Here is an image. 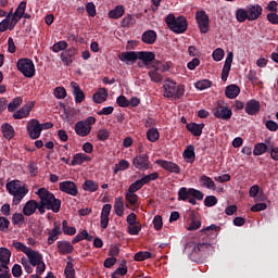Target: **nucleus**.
I'll return each mask as SVG.
<instances>
[{
	"instance_id": "1",
	"label": "nucleus",
	"mask_w": 278,
	"mask_h": 278,
	"mask_svg": "<svg viewBox=\"0 0 278 278\" xmlns=\"http://www.w3.org/2000/svg\"><path fill=\"white\" fill-rule=\"evenodd\" d=\"M40 199L39 214H45L47 210H51L58 214L62 207V200L56 199L55 194L51 193L47 188H40L36 192Z\"/></svg>"
},
{
	"instance_id": "2",
	"label": "nucleus",
	"mask_w": 278,
	"mask_h": 278,
	"mask_svg": "<svg viewBox=\"0 0 278 278\" xmlns=\"http://www.w3.org/2000/svg\"><path fill=\"white\" fill-rule=\"evenodd\" d=\"M5 188L9 194L13 197V205H20L21 201H23L29 192V189L21 185V180H11L7 182Z\"/></svg>"
},
{
	"instance_id": "3",
	"label": "nucleus",
	"mask_w": 278,
	"mask_h": 278,
	"mask_svg": "<svg viewBox=\"0 0 278 278\" xmlns=\"http://www.w3.org/2000/svg\"><path fill=\"white\" fill-rule=\"evenodd\" d=\"M165 23L174 34H185L188 29V21L184 16L175 17V14L169 13L165 17Z\"/></svg>"
},
{
	"instance_id": "4",
	"label": "nucleus",
	"mask_w": 278,
	"mask_h": 278,
	"mask_svg": "<svg viewBox=\"0 0 278 278\" xmlns=\"http://www.w3.org/2000/svg\"><path fill=\"white\" fill-rule=\"evenodd\" d=\"M163 88L165 90L164 97L170 98V99H181L186 92V86L178 85L174 80L167 79Z\"/></svg>"
},
{
	"instance_id": "5",
	"label": "nucleus",
	"mask_w": 278,
	"mask_h": 278,
	"mask_svg": "<svg viewBox=\"0 0 278 278\" xmlns=\"http://www.w3.org/2000/svg\"><path fill=\"white\" fill-rule=\"evenodd\" d=\"M26 257L30 262L31 266L36 268L37 275H42V273L47 270V265L45 264L40 252L30 249V251L27 252Z\"/></svg>"
},
{
	"instance_id": "6",
	"label": "nucleus",
	"mask_w": 278,
	"mask_h": 278,
	"mask_svg": "<svg viewBox=\"0 0 278 278\" xmlns=\"http://www.w3.org/2000/svg\"><path fill=\"white\" fill-rule=\"evenodd\" d=\"M16 66L17 71H20L24 77H27L28 79L36 77V65L31 59H20L16 63Z\"/></svg>"
},
{
	"instance_id": "7",
	"label": "nucleus",
	"mask_w": 278,
	"mask_h": 278,
	"mask_svg": "<svg viewBox=\"0 0 278 278\" xmlns=\"http://www.w3.org/2000/svg\"><path fill=\"white\" fill-rule=\"evenodd\" d=\"M190 197H193V199H197L198 201H203V197H205V193H203L199 189L194 188H187V187H181L178 190V201H188Z\"/></svg>"
},
{
	"instance_id": "8",
	"label": "nucleus",
	"mask_w": 278,
	"mask_h": 278,
	"mask_svg": "<svg viewBox=\"0 0 278 278\" xmlns=\"http://www.w3.org/2000/svg\"><path fill=\"white\" fill-rule=\"evenodd\" d=\"M213 116L219 121H229L233 116V112L227 105H224L223 102L217 101V104L212 110Z\"/></svg>"
},
{
	"instance_id": "9",
	"label": "nucleus",
	"mask_w": 278,
	"mask_h": 278,
	"mask_svg": "<svg viewBox=\"0 0 278 278\" xmlns=\"http://www.w3.org/2000/svg\"><path fill=\"white\" fill-rule=\"evenodd\" d=\"M27 134L31 140H38L42 134V128H40V122L36 118L30 119L26 126Z\"/></svg>"
},
{
	"instance_id": "10",
	"label": "nucleus",
	"mask_w": 278,
	"mask_h": 278,
	"mask_svg": "<svg viewBox=\"0 0 278 278\" xmlns=\"http://www.w3.org/2000/svg\"><path fill=\"white\" fill-rule=\"evenodd\" d=\"M195 20L201 34H207L210 31V16L205 11H198L195 13Z\"/></svg>"
},
{
	"instance_id": "11",
	"label": "nucleus",
	"mask_w": 278,
	"mask_h": 278,
	"mask_svg": "<svg viewBox=\"0 0 278 278\" xmlns=\"http://www.w3.org/2000/svg\"><path fill=\"white\" fill-rule=\"evenodd\" d=\"M184 253L186 255H188V257L192 262H197V260H199V257H201V252H200L199 243H197L194 241L187 242L186 245H185Z\"/></svg>"
},
{
	"instance_id": "12",
	"label": "nucleus",
	"mask_w": 278,
	"mask_h": 278,
	"mask_svg": "<svg viewBox=\"0 0 278 278\" xmlns=\"http://www.w3.org/2000/svg\"><path fill=\"white\" fill-rule=\"evenodd\" d=\"M132 165L137 170H149L151 168V161L147 154H138L132 159Z\"/></svg>"
},
{
	"instance_id": "13",
	"label": "nucleus",
	"mask_w": 278,
	"mask_h": 278,
	"mask_svg": "<svg viewBox=\"0 0 278 278\" xmlns=\"http://www.w3.org/2000/svg\"><path fill=\"white\" fill-rule=\"evenodd\" d=\"M59 189L61 192H65V194H70L71 197H77L79 194V189L77 185L71 180H65L59 184Z\"/></svg>"
},
{
	"instance_id": "14",
	"label": "nucleus",
	"mask_w": 278,
	"mask_h": 278,
	"mask_svg": "<svg viewBox=\"0 0 278 278\" xmlns=\"http://www.w3.org/2000/svg\"><path fill=\"white\" fill-rule=\"evenodd\" d=\"M155 164L167 170L168 173H174L175 175H179L181 173V167L177 165V163L166 161V160H156Z\"/></svg>"
},
{
	"instance_id": "15",
	"label": "nucleus",
	"mask_w": 278,
	"mask_h": 278,
	"mask_svg": "<svg viewBox=\"0 0 278 278\" xmlns=\"http://www.w3.org/2000/svg\"><path fill=\"white\" fill-rule=\"evenodd\" d=\"M75 55H77V49H75L74 47L68 48L67 50L61 52V62H63L65 66H71V64H73V62L75 61Z\"/></svg>"
},
{
	"instance_id": "16",
	"label": "nucleus",
	"mask_w": 278,
	"mask_h": 278,
	"mask_svg": "<svg viewBox=\"0 0 278 278\" xmlns=\"http://www.w3.org/2000/svg\"><path fill=\"white\" fill-rule=\"evenodd\" d=\"M35 105H36V102H30L29 104L23 105L20 110L13 113V118L15 121L27 118V116H29V114L31 113V110H34Z\"/></svg>"
},
{
	"instance_id": "17",
	"label": "nucleus",
	"mask_w": 278,
	"mask_h": 278,
	"mask_svg": "<svg viewBox=\"0 0 278 278\" xmlns=\"http://www.w3.org/2000/svg\"><path fill=\"white\" fill-rule=\"evenodd\" d=\"M260 110H262V104L255 99H251L245 103V113H248L249 116L260 114Z\"/></svg>"
},
{
	"instance_id": "18",
	"label": "nucleus",
	"mask_w": 278,
	"mask_h": 278,
	"mask_svg": "<svg viewBox=\"0 0 278 278\" xmlns=\"http://www.w3.org/2000/svg\"><path fill=\"white\" fill-rule=\"evenodd\" d=\"M36 210L40 212V202L38 203L36 200H29L25 203L23 207V215L24 216H31L36 214Z\"/></svg>"
},
{
	"instance_id": "19",
	"label": "nucleus",
	"mask_w": 278,
	"mask_h": 278,
	"mask_svg": "<svg viewBox=\"0 0 278 278\" xmlns=\"http://www.w3.org/2000/svg\"><path fill=\"white\" fill-rule=\"evenodd\" d=\"M248 10V21H257L260 16H262V12H264V9H262V5L260 4H251L247 8Z\"/></svg>"
},
{
	"instance_id": "20",
	"label": "nucleus",
	"mask_w": 278,
	"mask_h": 278,
	"mask_svg": "<svg viewBox=\"0 0 278 278\" xmlns=\"http://www.w3.org/2000/svg\"><path fill=\"white\" fill-rule=\"evenodd\" d=\"M56 249L60 255H71V253L75 251V247H73V243L66 240L58 241Z\"/></svg>"
},
{
	"instance_id": "21",
	"label": "nucleus",
	"mask_w": 278,
	"mask_h": 278,
	"mask_svg": "<svg viewBox=\"0 0 278 278\" xmlns=\"http://www.w3.org/2000/svg\"><path fill=\"white\" fill-rule=\"evenodd\" d=\"M118 59L121 60V62H125L128 66L131 64H136V62L138 61V51L122 52L118 55Z\"/></svg>"
},
{
	"instance_id": "22",
	"label": "nucleus",
	"mask_w": 278,
	"mask_h": 278,
	"mask_svg": "<svg viewBox=\"0 0 278 278\" xmlns=\"http://www.w3.org/2000/svg\"><path fill=\"white\" fill-rule=\"evenodd\" d=\"M138 60H141L144 66H151L155 62V53L151 51H138Z\"/></svg>"
},
{
	"instance_id": "23",
	"label": "nucleus",
	"mask_w": 278,
	"mask_h": 278,
	"mask_svg": "<svg viewBox=\"0 0 278 278\" xmlns=\"http://www.w3.org/2000/svg\"><path fill=\"white\" fill-rule=\"evenodd\" d=\"M74 129L77 136H80V138H86V136H89V134L92 131V126H87L83 121H79L75 124Z\"/></svg>"
},
{
	"instance_id": "24",
	"label": "nucleus",
	"mask_w": 278,
	"mask_h": 278,
	"mask_svg": "<svg viewBox=\"0 0 278 278\" xmlns=\"http://www.w3.org/2000/svg\"><path fill=\"white\" fill-rule=\"evenodd\" d=\"M71 88H73V94L75 97V102L83 103V101L86 99V94H84V91H81V88H79V85L76 81H72Z\"/></svg>"
},
{
	"instance_id": "25",
	"label": "nucleus",
	"mask_w": 278,
	"mask_h": 278,
	"mask_svg": "<svg viewBox=\"0 0 278 278\" xmlns=\"http://www.w3.org/2000/svg\"><path fill=\"white\" fill-rule=\"evenodd\" d=\"M182 157L188 162V164H194V160H197V153L194 152V146H188L182 152Z\"/></svg>"
},
{
	"instance_id": "26",
	"label": "nucleus",
	"mask_w": 278,
	"mask_h": 278,
	"mask_svg": "<svg viewBox=\"0 0 278 278\" xmlns=\"http://www.w3.org/2000/svg\"><path fill=\"white\" fill-rule=\"evenodd\" d=\"M205 127V124H197V123H189L186 125V129L192 134V136L199 137L201 134H203V129Z\"/></svg>"
},
{
	"instance_id": "27",
	"label": "nucleus",
	"mask_w": 278,
	"mask_h": 278,
	"mask_svg": "<svg viewBox=\"0 0 278 278\" xmlns=\"http://www.w3.org/2000/svg\"><path fill=\"white\" fill-rule=\"evenodd\" d=\"M92 157L90 155L84 153H76L73 155V160L71 162V166H81L84 162H90Z\"/></svg>"
},
{
	"instance_id": "28",
	"label": "nucleus",
	"mask_w": 278,
	"mask_h": 278,
	"mask_svg": "<svg viewBox=\"0 0 278 278\" xmlns=\"http://www.w3.org/2000/svg\"><path fill=\"white\" fill-rule=\"evenodd\" d=\"M12 257V251L8 248H0V266H10V258Z\"/></svg>"
},
{
	"instance_id": "29",
	"label": "nucleus",
	"mask_w": 278,
	"mask_h": 278,
	"mask_svg": "<svg viewBox=\"0 0 278 278\" xmlns=\"http://www.w3.org/2000/svg\"><path fill=\"white\" fill-rule=\"evenodd\" d=\"M141 40L146 45H154L155 40H157V33L155 30H147L142 34Z\"/></svg>"
},
{
	"instance_id": "30",
	"label": "nucleus",
	"mask_w": 278,
	"mask_h": 278,
	"mask_svg": "<svg viewBox=\"0 0 278 278\" xmlns=\"http://www.w3.org/2000/svg\"><path fill=\"white\" fill-rule=\"evenodd\" d=\"M60 236H62V229L60 227V225H55L51 232H49V238H48V244L51 245L55 242V240H58L60 238Z\"/></svg>"
},
{
	"instance_id": "31",
	"label": "nucleus",
	"mask_w": 278,
	"mask_h": 278,
	"mask_svg": "<svg viewBox=\"0 0 278 278\" xmlns=\"http://www.w3.org/2000/svg\"><path fill=\"white\" fill-rule=\"evenodd\" d=\"M125 14V7L123 4L116 5L113 10L109 11V18H122Z\"/></svg>"
},
{
	"instance_id": "32",
	"label": "nucleus",
	"mask_w": 278,
	"mask_h": 278,
	"mask_svg": "<svg viewBox=\"0 0 278 278\" xmlns=\"http://www.w3.org/2000/svg\"><path fill=\"white\" fill-rule=\"evenodd\" d=\"M81 240L92 242L93 237L90 233H88V230L84 229L81 232L74 237V239L72 240V244H77V242H81Z\"/></svg>"
},
{
	"instance_id": "33",
	"label": "nucleus",
	"mask_w": 278,
	"mask_h": 278,
	"mask_svg": "<svg viewBox=\"0 0 278 278\" xmlns=\"http://www.w3.org/2000/svg\"><path fill=\"white\" fill-rule=\"evenodd\" d=\"M94 103H103L108 101V90L105 88H100L92 97Z\"/></svg>"
},
{
	"instance_id": "34",
	"label": "nucleus",
	"mask_w": 278,
	"mask_h": 278,
	"mask_svg": "<svg viewBox=\"0 0 278 278\" xmlns=\"http://www.w3.org/2000/svg\"><path fill=\"white\" fill-rule=\"evenodd\" d=\"M225 94L227 99H236L240 94V87L238 85H229L226 87Z\"/></svg>"
},
{
	"instance_id": "35",
	"label": "nucleus",
	"mask_w": 278,
	"mask_h": 278,
	"mask_svg": "<svg viewBox=\"0 0 278 278\" xmlns=\"http://www.w3.org/2000/svg\"><path fill=\"white\" fill-rule=\"evenodd\" d=\"M1 129H2L3 137L7 140H12V138H14V134H15L14 127L9 123L2 124Z\"/></svg>"
},
{
	"instance_id": "36",
	"label": "nucleus",
	"mask_w": 278,
	"mask_h": 278,
	"mask_svg": "<svg viewBox=\"0 0 278 278\" xmlns=\"http://www.w3.org/2000/svg\"><path fill=\"white\" fill-rule=\"evenodd\" d=\"M114 210L116 216H123V214H125V202L123 201V197L115 199Z\"/></svg>"
},
{
	"instance_id": "37",
	"label": "nucleus",
	"mask_w": 278,
	"mask_h": 278,
	"mask_svg": "<svg viewBox=\"0 0 278 278\" xmlns=\"http://www.w3.org/2000/svg\"><path fill=\"white\" fill-rule=\"evenodd\" d=\"M128 273V269H127V261L126 260H123L119 267L117 269L114 270V273L111 275V278L112 277H125V275Z\"/></svg>"
},
{
	"instance_id": "38",
	"label": "nucleus",
	"mask_w": 278,
	"mask_h": 278,
	"mask_svg": "<svg viewBox=\"0 0 278 278\" xmlns=\"http://www.w3.org/2000/svg\"><path fill=\"white\" fill-rule=\"evenodd\" d=\"M83 190L86 192H97V190H99V182L94 180H86L83 184Z\"/></svg>"
},
{
	"instance_id": "39",
	"label": "nucleus",
	"mask_w": 278,
	"mask_h": 278,
	"mask_svg": "<svg viewBox=\"0 0 278 278\" xmlns=\"http://www.w3.org/2000/svg\"><path fill=\"white\" fill-rule=\"evenodd\" d=\"M200 182L208 190H216V184L214 182V180H212V178H210V176L202 175L200 177Z\"/></svg>"
},
{
	"instance_id": "40",
	"label": "nucleus",
	"mask_w": 278,
	"mask_h": 278,
	"mask_svg": "<svg viewBox=\"0 0 278 278\" xmlns=\"http://www.w3.org/2000/svg\"><path fill=\"white\" fill-rule=\"evenodd\" d=\"M147 139L149 142H157L160 140V131L157 128H150L147 131Z\"/></svg>"
},
{
	"instance_id": "41",
	"label": "nucleus",
	"mask_w": 278,
	"mask_h": 278,
	"mask_svg": "<svg viewBox=\"0 0 278 278\" xmlns=\"http://www.w3.org/2000/svg\"><path fill=\"white\" fill-rule=\"evenodd\" d=\"M13 249L15 251H18L20 253H25L27 255V252L31 250V248H27V245L21 241L13 240L12 242Z\"/></svg>"
},
{
	"instance_id": "42",
	"label": "nucleus",
	"mask_w": 278,
	"mask_h": 278,
	"mask_svg": "<svg viewBox=\"0 0 278 278\" xmlns=\"http://www.w3.org/2000/svg\"><path fill=\"white\" fill-rule=\"evenodd\" d=\"M68 49V42L65 40L58 41L52 46L53 53H60V51L64 52Z\"/></svg>"
},
{
	"instance_id": "43",
	"label": "nucleus",
	"mask_w": 278,
	"mask_h": 278,
	"mask_svg": "<svg viewBox=\"0 0 278 278\" xmlns=\"http://www.w3.org/2000/svg\"><path fill=\"white\" fill-rule=\"evenodd\" d=\"M12 224L16 225V227H23V225H25V215L22 213H14L12 215Z\"/></svg>"
},
{
	"instance_id": "44",
	"label": "nucleus",
	"mask_w": 278,
	"mask_h": 278,
	"mask_svg": "<svg viewBox=\"0 0 278 278\" xmlns=\"http://www.w3.org/2000/svg\"><path fill=\"white\" fill-rule=\"evenodd\" d=\"M268 151V146L264 142L256 143L253 150V155H264Z\"/></svg>"
},
{
	"instance_id": "45",
	"label": "nucleus",
	"mask_w": 278,
	"mask_h": 278,
	"mask_svg": "<svg viewBox=\"0 0 278 278\" xmlns=\"http://www.w3.org/2000/svg\"><path fill=\"white\" fill-rule=\"evenodd\" d=\"M20 105H23V98L16 97L14 98L8 105V111L9 112H15Z\"/></svg>"
},
{
	"instance_id": "46",
	"label": "nucleus",
	"mask_w": 278,
	"mask_h": 278,
	"mask_svg": "<svg viewBox=\"0 0 278 278\" xmlns=\"http://www.w3.org/2000/svg\"><path fill=\"white\" fill-rule=\"evenodd\" d=\"M151 81H154V84H160V81H162V79H164V76L162 74H160V71H157L156 68L150 71L148 73Z\"/></svg>"
},
{
	"instance_id": "47",
	"label": "nucleus",
	"mask_w": 278,
	"mask_h": 278,
	"mask_svg": "<svg viewBox=\"0 0 278 278\" xmlns=\"http://www.w3.org/2000/svg\"><path fill=\"white\" fill-rule=\"evenodd\" d=\"M151 252L140 251L135 254L134 260L135 262H144V260H151Z\"/></svg>"
},
{
	"instance_id": "48",
	"label": "nucleus",
	"mask_w": 278,
	"mask_h": 278,
	"mask_svg": "<svg viewBox=\"0 0 278 278\" xmlns=\"http://www.w3.org/2000/svg\"><path fill=\"white\" fill-rule=\"evenodd\" d=\"M236 18L238 21V23H244V21H249V12L248 10L244 9H238L236 11Z\"/></svg>"
},
{
	"instance_id": "49",
	"label": "nucleus",
	"mask_w": 278,
	"mask_h": 278,
	"mask_svg": "<svg viewBox=\"0 0 278 278\" xmlns=\"http://www.w3.org/2000/svg\"><path fill=\"white\" fill-rule=\"evenodd\" d=\"M129 168V161L121 160L114 167L113 173L118 175L119 170H127Z\"/></svg>"
},
{
	"instance_id": "50",
	"label": "nucleus",
	"mask_w": 278,
	"mask_h": 278,
	"mask_svg": "<svg viewBox=\"0 0 278 278\" xmlns=\"http://www.w3.org/2000/svg\"><path fill=\"white\" fill-rule=\"evenodd\" d=\"M197 90H207V88H212V80L202 79L194 84Z\"/></svg>"
},
{
	"instance_id": "51",
	"label": "nucleus",
	"mask_w": 278,
	"mask_h": 278,
	"mask_svg": "<svg viewBox=\"0 0 278 278\" xmlns=\"http://www.w3.org/2000/svg\"><path fill=\"white\" fill-rule=\"evenodd\" d=\"M160 178V174L157 172H154L150 175L143 176L140 180L143 186H147V184H150V181H155L156 179Z\"/></svg>"
},
{
	"instance_id": "52",
	"label": "nucleus",
	"mask_w": 278,
	"mask_h": 278,
	"mask_svg": "<svg viewBox=\"0 0 278 278\" xmlns=\"http://www.w3.org/2000/svg\"><path fill=\"white\" fill-rule=\"evenodd\" d=\"M21 264H22L24 270L27 273V275H31V273H34V267H31V263H30V261H28L27 257L23 256L21 258Z\"/></svg>"
},
{
	"instance_id": "53",
	"label": "nucleus",
	"mask_w": 278,
	"mask_h": 278,
	"mask_svg": "<svg viewBox=\"0 0 278 278\" xmlns=\"http://www.w3.org/2000/svg\"><path fill=\"white\" fill-rule=\"evenodd\" d=\"M141 230L142 225L140 224H132L127 228V232L129 233V236H138V233H140Z\"/></svg>"
},
{
	"instance_id": "54",
	"label": "nucleus",
	"mask_w": 278,
	"mask_h": 278,
	"mask_svg": "<svg viewBox=\"0 0 278 278\" xmlns=\"http://www.w3.org/2000/svg\"><path fill=\"white\" fill-rule=\"evenodd\" d=\"M64 275L66 278H75V267L71 262L66 263Z\"/></svg>"
},
{
	"instance_id": "55",
	"label": "nucleus",
	"mask_w": 278,
	"mask_h": 278,
	"mask_svg": "<svg viewBox=\"0 0 278 278\" xmlns=\"http://www.w3.org/2000/svg\"><path fill=\"white\" fill-rule=\"evenodd\" d=\"M143 182L141 179L136 180L135 182H132L129 188H128V192L130 193H135L138 192V190H141V188L143 187Z\"/></svg>"
},
{
	"instance_id": "56",
	"label": "nucleus",
	"mask_w": 278,
	"mask_h": 278,
	"mask_svg": "<svg viewBox=\"0 0 278 278\" xmlns=\"http://www.w3.org/2000/svg\"><path fill=\"white\" fill-rule=\"evenodd\" d=\"M136 20H134V15L127 14L121 22L122 27H131Z\"/></svg>"
},
{
	"instance_id": "57",
	"label": "nucleus",
	"mask_w": 278,
	"mask_h": 278,
	"mask_svg": "<svg viewBox=\"0 0 278 278\" xmlns=\"http://www.w3.org/2000/svg\"><path fill=\"white\" fill-rule=\"evenodd\" d=\"M125 199H126V201L129 202L130 205H134V206L138 205V194L131 193L128 191L125 194Z\"/></svg>"
},
{
	"instance_id": "58",
	"label": "nucleus",
	"mask_w": 278,
	"mask_h": 278,
	"mask_svg": "<svg viewBox=\"0 0 278 278\" xmlns=\"http://www.w3.org/2000/svg\"><path fill=\"white\" fill-rule=\"evenodd\" d=\"M218 203V199L215 195H207L204 199L205 207H214Z\"/></svg>"
},
{
	"instance_id": "59",
	"label": "nucleus",
	"mask_w": 278,
	"mask_h": 278,
	"mask_svg": "<svg viewBox=\"0 0 278 278\" xmlns=\"http://www.w3.org/2000/svg\"><path fill=\"white\" fill-rule=\"evenodd\" d=\"M152 68H156L161 73H166V71H169L170 65L168 63H161L160 61H155V64L152 65Z\"/></svg>"
},
{
	"instance_id": "60",
	"label": "nucleus",
	"mask_w": 278,
	"mask_h": 278,
	"mask_svg": "<svg viewBox=\"0 0 278 278\" xmlns=\"http://www.w3.org/2000/svg\"><path fill=\"white\" fill-rule=\"evenodd\" d=\"M212 55L215 62H220L225 58V50L217 48L213 51Z\"/></svg>"
},
{
	"instance_id": "61",
	"label": "nucleus",
	"mask_w": 278,
	"mask_h": 278,
	"mask_svg": "<svg viewBox=\"0 0 278 278\" xmlns=\"http://www.w3.org/2000/svg\"><path fill=\"white\" fill-rule=\"evenodd\" d=\"M56 99H65L66 98V89L64 87H56L53 92Z\"/></svg>"
},
{
	"instance_id": "62",
	"label": "nucleus",
	"mask_w": 278,
	"mask_h": 278,
	"mask_svg": "<svg viewBox=\"0 0 278 278\" xmlns=\"http://www.w3.org/2000/svg\"><path fill=\"white\" fill-rule=\"evenodd\" d=\"M10 229V219L0 216V231H8Z\"/></svg>"
},
{
	"instance_id": "63",
	"label": "nucleus",
	"mask_w": 278,
	"mask_h": 278,
	"mask_svg": "<svg viewBox=\"0 0 278 278\" xmlns=\"http://www.w3.org/2000/svg\"><path fill=\"white\" fill-rule=\"evenodd\" d=\"M265 127H266V129H268V131H277L278 130V124H277V122H275L273 119H268L267 122H265Z\"/></svg>"
},
{
	"instance_id": "64",
	"label": "nucleus",
	"mask_w": 278,
	"mask_h": 278,
	"mask_svg": "<svg viewBox=\"0 0 278 278\" xmlns=\"http://www.w3.org/2000/svg\"><path fill=\"white\" fill-rule=\"evenodd\" d=\"M10 266L0 265V278H10Z\"/></svg>"
}]
</instances>
